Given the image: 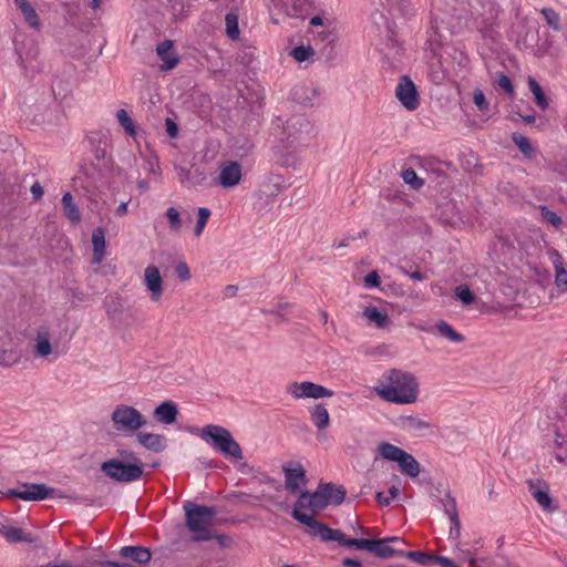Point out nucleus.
<instances>
[{
  "instance_id": "6e6552de",
  "label": "nucleus",
  "mask_w": 567,
  "mask_h": 567,
  "mask_svg": "<svg viewBox=\"0 0 567 567\" xmlns=\"http://www.w3.org/2000/svg\"><path fill=\"white\" fill-rule=\"evenodd\" d=\"M7 496L27 502H39L61 495L58 494V489L42 483H19V487L8 489Z\"/></svg>"
},
{
  "instance_id": "39448f33",
  "label": "nucleus",
  "mask_w": 567,
  "mask_h": 567,
  "mask_svg": "<svg viewBox=\"0 0 567 567\" xmlns=\"http://www.w3.org/2000/svg\"><path fill=\"white\" fill-rule=\"evenodd\" d=\"M185 512V526L188 530L194 533L192 542H207L216 536V532L210 529L214 517L218 511L214 506L198 505L190 501L183 504Z\"/></svg>"
},
{
  "instance_id": "f3484780",
  "label": "nucleus",
  "mask_w": 567,
  "mask_h": 567,
  "mask_svg": "<svg viewBox=\"0 0 567 567\" xmlns=\"http://www.w3.org/2000/svg\"><path fill=\"white\" fill-rule=\"evenodd\" d=\"M178 406L175 402L167 400L161 402L153 411V417L163 424L171 425L177 421Z\"/></svg>"
},
{
  "instance_id": "69168bd1",
  "label": "nucleus",
  "mask_w": 567,
  "mask_h": 567,
  "mask_svg": "<svg viewBox=\"0 0 567 567\" xmlns=\"http://www.w3.org/2000/svg\"><path fill=\"white\" fill-rule=\"evenodd\" d=\"M342 566L343 567H361L362 564L358 559L347 557V558L342 559Z\"/></svg>"
},
{
  "instance_id": "cd10ccee",
  "label": "nucleus",
  "mask_w": 567,
  "mask_h": 567,
  "mask_svg": "<svg viewBox=\"0 0 567 567\" xmlns=\"http://www.w3.org/2000/svg\"><path fill=\"white\" fill-rule=\"evenodd\" d=\"M400 471L410 477H416L420 473V463L414 458L413 455L404 451L400 460L398 461Z\"/></svg>"
},
{
  "instance_id": "c03bdc74",
  "label": "nucleus",
  "mask_w": 567,
  "mask_h": 567,
  "mask_svg": "<svg viewBox=\"0 0 567 567\" xmlns=\"http://www.w3.org/2000/svg\"><path fill=\"white\" fill-rule=\"evenodd\" d=\"M402 178L405 184L417 190L424 185V181L417 176L413 168H406L402 172Z\"/></svg>"
},
{
  "instance_id": "a211bd4d",
  "label": "nucleus",
  "mask_w": 567,
  "mask_h": 567,
  "mask_svg": "<svg viewBox=\"0 0 567 567\" xmlns=\"http://www.w3.org/2000/svg\"><path fill=\"white\" fill-rule=\"evenodd\" d=\"M174 42L172 40H164L156 47V53L163 61L162 70L171 71L179 63V56L173 52Z\"/></svg>"
},
{
  "instance_id": "dca6fc26",
  "label": "nucleus",
  "mask_w": 567,
  "mask_h": 567,
  "mask_svg": "<svg viewBox=\"0 0 567 567\" xmlns=\"http://www.w3.org/2000/svg\"><path fill=\"white\" fill-rule=\"evenodd\" d=\"M144 285L151 292V300L159 301L163 295V279L159 269L155 265H148L144 271Z\"/></svg>"
},
{
  "instance_id": "9b49d317",
  "label": "nucleus",
  "mask_w": 567,
  "mask_h": 567,
  "mask_svg": "<svg viewBox=\"0 0 567 567\" xmlns=\"http://www.w3.org/2000/svg\"><path fill=\"white\" fill-rule=\"evenodd\" d=\"M395 96L408 111H415L420 106V95L416 85L408 75L399 78Z\"/></svg>"
},
{
  "instance_id": "a18cd8bd",
  "label": "nucleus",
  "mask_w": 567,
  "mask_h": 567,
  "mask_svg": "<svg viewBox=\"0 0 567 567\" xmlns=\"http://www.w3.org/2000/svg\"><path fill=\"white\" fill-rule=\"evenodd\" d=\"M550 167L559 175L563 182H567V155L556 157L550 164Z\"/></svg>"
},
{
  "instance_id": "7ed1b4c3",
  "label": "nucleus",
  "mask_w": 567,
  "mask_h": 567,
  "mask_svg": "<svg viewBox=\"0 0 567 567\" xmlns=\"http://www.w3.org/2000/svg\"><path fill=\"white\" fill-rule=\"evenodd\" d=\"M386 382V385L373 388L374 393L383 401L394 404H411L417 400L419 382L413 373L390 369Z\"/></svg>"
},
{
  "instance_id": "6e6d98bb",
  "label": "nucleus",
  "mask_w": 567,
  "mask_h": 567,
  "mask_svg": "<svg viewBox=\"0 0 567 567\" xmlns=\"http://www.w3.org/2000/svg\"><path fill=\"white\" fill-rule=\"evenodd\" d=\"M175 274L182 281L189 280L192 276L188 265L184 261H181L176 265Z\"/></svg>"
},
{
  "instance_id": "f257e3e1",
  "label": "nucleus",
  "mask_w": 567,
  "mask_h": 567,
  "mask_svg": "<svg viewBox=\"0 0 567 567\" xmlns=\"http://www.w3.org/2000/svg\"><path fill=\"white\" fill-rule=\"evenodd\" d=\"M301 524L310 528L312 536L319 537L322 542H338L339 545L350 549L367 550L374 556L382 558L384 553V538H350L341 529L331 528L326 523L318 520L310 515L298 514Z\"/></svg>"
},
{
  "instance_id": "f704fd0d",
  "label": "nucleus",
  "mask_w": 567,
  "mask_h": 567,
  "mask_svg": "<svg viewBox=\"0 0 567 567\" xmlns=\"http://www.w3.org/2000/svg\"><path fill=\"white\" fill-rule=\"evenodd\" d=\"M285 6L290 4L291 11H287L288 16L302 17L311 8L310 0H282Z\"/></svg>"
},
{
  "instance_id": "c85d7f7f",
  "label": "nucleus",
  "mask_w": 567,
  "mask_h": 567,
  "mask_svg": "<svg viewBox=\"0 0 567 567\" xmlns=\"http://www.w3.org/2000/svg\"><path fill=\"white\" fill-rule=\"evenodd\" d=\"M14 4L22 12L25 22L33 29L40 28V19L35 9L29 3L28 0H13Z\"/></svg>"
},
{
  "instance_id": "ea45409f",
  "label": "nucleus",
  "mask_w": 567,
  "mask_h": 567,
  "mask_svg": "<svg viewBox=\"0 0 567 567\" xmlns=\"http://www.w3.org/2000/svg\"><path fill=\"white\" fill-rule=\"evenodd\" d=\"M226 21V34L231 40H236L239 38V27H238V16L236 13L229 12L225 17Z\"/></svg>"
},
{
  "instance_id": "4d7b16f0",
  "label": "nucleus",
  "mask_w": 567,
  "mask_h": 567,
  "mask_svg": "<svg viewBox=\"0 0 567 567\" xmlns=\"http://www.w3.org/2000/svg\"><path fill=\"white\" fill-rule=\"evenodd\" d=\"M363 284L368 288H377L381 284L380 276L377 270L370 271L364 278Z\"/></svg>"
},
{
  "instance_id": "f8f14e48",
  "label": "nucleus",
  "mask_w": 567,
  "mask_h": 567,
  "mask_svg": "<svg viewBox=\"0 0 567 567\" xmlns=\"http://www.w3.org/2000/svg\"><path fill=\"white\" fill-rule=\"evenodd\" d=\"M312 128V124L305 116L293 115L286 121L282 133L287 142L292 145L296 141L308 138Z\"/></svg>"
},
{
  "instance_id": "c756f323",
  "label": "nucleus",
  "mask_w": 567,
  "mask_h": 567,
  "mask_svg": "<svg viewBox=\"0 0 567 567\" xmlns=\"http://www.w3.org/2000/svg\"><path fill=\"white\" fill-rule=\"evenodd\" d=\"M311 421L319 430H324L330 424V415L323 403L316 404L310 411Z\"/></svg>"
},
{
  "instance_id": "37998d69",
  "label": "nucleus",
  "mask_w": 567,
  "mask_h": 567,
  "mask_svg": "<svg viewBox=\"0 0 567 567\" xmlns=\"http://www.w3.org/2000/svg\"><path fill=\"white\" fill-rule=\"evenodd\" d=\"M455 297L465 306L471 305L475 300L474 292L467 285H458L454 290Z\"/></svg>"
},
{
  "instance_id": "2eb2a0df",
  "label": "nucleus",
  "mask_w": 567,
  "mask_h": 567,
  "mask_svg": "<svg viewBox=\"0 0 567 567\" xmlns=\"http://www.w3.org/2000/svg\"><path fill=\"white\" fill-rule=\"evenodd\" d=\"M440 503L444 507L445 514L451 520L450 537L457 539L461 535V520L458 517L456 501L452 496L451 491H445V498L440 499Z\"/></svg>"
},
{
  "instance_id": "49530a36",
  "label": "nucleus",
  "mask_w": 567,
  "mask_h": 567,
  "mask_svg": "<svg viewBox=\"0 0 567 567\" xmlns=\"http://www.w3.org/2000/svg\"><path fill=\"white\" fill-rule=\"evenodd\" d=\"M210 210L206 207H199L198 210H197V223H196V226H195V229H194V234L196 237L200 236L206 224H207V220L210 216Z\"/></svg>"
},
{
  "instance_id": "7c9ffc66",
  "label": "nucleus",
  "mask_w": 567,
  "mask_h": 567,
  "mask_svg": "<svg viewBox=\"0 0 567 567\" xmlns=\"http://www.w3.org/2000/svg\"><path fill=\"white\" fill-rule=\"evenodd\" d=\"M527 83L530 92L534 95V102L536 105L543 111L546 110L549 105V102L540 84L533 76H528Z\"/></svg>"
},
{
  "instance_id": "603ef678",
  "label": "nucleus",
  "mask_w": 567,
  "mask_h": 567,
  "mask_svg": "<svg viewBox=\"0 0 567 567\" xmlns=\"http://www.w3.org/2000/svg\"><path fill=\"white\" fill-rule=\"evenodd\" d=\"M473 103L481 112L488 111L489 103L481 89H475L473 92Z\"/></svg>"
},
{
  "instance_id": "1a4fd4ad",
  "label": "nucleus",
  "mask_w": 567,
  "mask_h": 567,
  "mask_svg": "<svg viewBox=\"0 0 567 567\" xmlns=\"http://www.w3.org/2000/svg\"><path fill=\"white\" fill-rule=\"evenodd\" d=\"M390 543L393 544H405V540L401 537H385V543L382 553V559H389L392 557H405L421 566L431 565L432 553L423 550H404L401 547H390Z\"/></svg>"
},
{
  "instance_id": "bb28decb",
  "label": "nucleus",
  "mask_w": 567,
  "mask_h": 567,
  "mask_svg": "<svg viewBox=\"0 0 567 567\" xmlns=\"http://www.w3.org/2000/svg\"><path fill=\"white\" fill-rule=\"evenodd\" d=\"M362 315L379 329H384L391 323L389 315L374 306L365 307Z\"/></svg>"
},
{
  "instance_id": "412c9836",
  "label": "nucleus",
  "mask_w": 567,
  "mask_h": 567,
  "mask_svg": "<svg viewBox=\"0 0 567 567\" xmlns=\"http://www.w3.org/2000/svg\"><path fill=\"white\" fill-rule=\"evenodd\" d=\"M384 6L391 14H398L404 19H411L415 14L412 0H384Z\"/></svg>"
},
{
  "instance_id": "9d476101",
  "label": "nucleus",
  "mask_w": 567,
  "mask_h": 567,
  "mask_svg": "<svg viewBox=\"0 0 567 567\" xmlns=\"http://www.w3.org/2000/svg\"><path fill=\"white\" fill-rule=\"evenodd\" d=\"M282 472L285 474L286 489L300 496L305 491L301 486H306L309 483L303 465L299 462H288L282 465Z\"/></svg>"
},
{
  "instance_id": "0e129e2a",
  "label": "nucleus",
  "mask_w": 567,
  "mask_h": 567,
  "mask_svg": "<svg viewBox=\"0 0 567 567\" xmlns=\"http://www.w3.org/2000/svg\"><path fill=\"white\" fill-rule=\"evenodd\" d=\"M351 240H355V237L354 236H347V237H344L341 240H334L333 244H332V247H334V248L347 247Z\"/></svg>"
},
{
  "instance_id": "f03ea898",
  "label": "nucleus",
  "mask_w": 567,
  "mask_h": 567,
  "mask_svg": "<svg viewBox=\"0 0 567 567\" xmlns=\"http://www.w3.org/2000/svg\"><path fill=\"white\" fill-rule=\"evenodd\" d=\"M347 496V491L343 485H338L332 482L323 483L320 482L316 491H303L298 499L296 501L291 516L295 520L301 524V519L298 514L307 515L302 509L310 511L315 515L328 506L341 505Z\"/></svg>"
},
{
  "instance_id": "0eeeda50",
  "label": "nucleus",
  "mask_w": 567,
  "mask_h": 567,
  "mask_svg": "<svg viewBox=\"0 0 567 567\" xmlns=\"http://www.w3.org/2000/svg\"><path fill=\"white\" fill-rule=\"evenodd\" d=\"M114 427L121 432H134L146 424L145 417L134 406L118 404L111 414Z\"/></svg>"
},
{
  "instance_id": "8fccbe9b",
  "label": "nucleus",
  "mask_w": 567,
  "mask_h": 567,
  "mask_svg": "<svg viewBox=\"0 0 567 567\" xmlns=\"http://www.w3.org/2000/svg\"><path fill=\"white\" fill-rule=\"evenodd\" d=\"M308 388V381L303 382H292L287 385V393L292 395L296 399L306 398V393Z\"/></svg>"
},
{
  "instance_id": "774afa93",
  "label": "nucleus",
  "mask_w": 567,
  "mask_h": 567,
  "mask_svg": "<svg viewBox=\"0 0 567 567\" xmlns=\"http://www.w3.org/2000/svg\"><path fill=\"white\" fill-rule=\"evenodd\" d=\"M238 287L235 285H228L225 288V295L227 297H234L237 293Z\"/></svg>"
},
{
  "instance_id": "5701e85b",
  "label": "nucleus",
  "mask_w": 567,
  "mask_h": 567,
  "mask_svg": "<svg viewBox=\"0 0 567 567\" xmlns=\"http://www.w3.org/2000/svg\"><path fill=\"white\" fill-rule=\"evenodd\" d=\"M50 337V331L47 327H41L38 330L34 343L35 357L45 358L52 353Z\"/></svg>"
},
{
  "instance_id": "bf43d9fd",
  "label": "nucleus",
  "mask_w": 567,
  "mask_h": 567,
  "mask_svg": "<svg viewBox=\"0 0 567 567\" xmlns=\"http://www.w3.org/2000/svg\"><path fill=\"white\" fill-rule=\"evenodd\" d=\"M293 308V305L290 302H279L277 307L272 310L265 311L266 313L275 315L278 317H282V312L289 311Z\"/></svg>"
},
{
  "instance_id": "052dcab7",
  "label": "nucleus",
  "mask_w": 567,
  "mask_h": 567,
  "mask_svg": "<svg viewBox=\"0 0 567 567\" xmlns=\"http://www.w3.org/2000/svg\"><path fill=\"white\" fill-rule=\"evenodd\" d=\"M30 190H31V194H32V197H33V199H34V200H39V199H41V198H42V196H43V193H44V192H43V187H42V186L40 185V183H38V182H35V183L31 186Z\"/></svg>"
},
{
  "instance_id": "4be33fe9",
  "label": "nucleus",
  "mask_w": 567,
  "mask_h": 567,
  "mask_svg": "<svg viewBox=\"0 0 567 567\" xmlns=\"http://www.w3.org/2000/svg\"><path fill=\"white\" fill-rule=\"evenodd\" d=\"M551 262L555 269V285L560 292H567V270L563 264V257L558 251L551 255Z\"/></svg>"
},
{
  "instance_id": "a19ab883",
  "label": "nucleus",
  "mask_w": 567,
  "mask_h": 567,
  "mask_svg": "<svg viewBox=\"0 0 567 567\" xmlns=\"http://www.w3.org/2000/svg\"><path fill=\"white\" fill-rule=\"evenodd\" d=\"M540 13L543 14L545 21L547 22V24L555 31H560L561 30V24H560V17L558 14V12H556L554 9L551 8H543L540 10Z\"/></svg>"
},
{
  "instance_id": "4468645a",
  "label": "nucleus",
  "mask_w": 567,
  "mask_h": 567,
  "mask_svg": "<svg viewBox=\"0 0 567 567\" xmlns=\"http://www.w3.org/2000/svg\"><path fill=\"white\" fill-rule=\"evenodd\" d=\"M241 165L236 161H226L220 165L218 184L224 188H231L241 181Z\"/></svg>"
},
{
  "instance_id": "473e14b6",
  "label": "nucleus",
  "mask_w": 567,
  "mask_h": 567,
  "mask_svg": "<svg viewBox=\"0 0 567 567\" xmlns=\"http://www.w3.org/2000/svg\"><path fill=\"white\" fill-rule=\"evenodd\" d=\"M436 329L441 337L446 338L452 342L460 343L465 340V337L460 332L455 331L453 327L446 321H439L436 323Z\"/></svg>"
},
{
  "instance_id": "680f3d73",
  "label": "nucleus",
  "mask_w": 567,
  "mask_h": 567,
  "mask_svg": "<svg viewBox=\"0 0 567 567\" xmlns=\"http://www.w3.org/2000/svg\"><path fill=\"white\" fill-rule=\"evenodd\" d=\"M400 270L408 275L411 279L413 280H417V281H421V280H424L425 279V275L423 272H421L420 270H414L412 272H409L408 270H405L403 267L400 268Z\"/></svg>"
},
{
  "instance_id": "b1692460",
  "label": "nucleus",
  "mask_w": 567,
  "mask_h": 567,
  "mask_svg": "<svg viewBox=\"0 0 567 567\" xmlns=\"http://www.w3.org/2000/svg\"><path fill=\"white\" fill-rule=\"evenodd\" d=\"M398 425L406 432L415 433L431 429L432 424L414 415H402L398 419Z\"/></svg>"
},
{
  "instance_id": "864d4df0",
  "label": "nucleus",
  "mask_w": 567,
  "mask_h": 567,
  "mask_svg": "<svg viewBox=\"0 0 567 567\" xmlns=\"http://www.w3.org/2000/svg\"><path fill=\"white\" fill-rule=\"evenodd\" d=\"M497 84L502 87L508 95H513L515 92L514 84L511 79L503 72L497 73Z\"/></svg>"
},
{
  "instance_id": "09e8293b",
  "label": "nucleus",
  "mask_w": 567,
  "mask_h": 567,
  "mask_svg": "<svg viewBox=\"0 0 567 567\" xmlns=\"http://www.w3.org/2000/svg\"><path fill=\"white\" fill-rule=\"evenodd\" d=\"M165 215L168 219L171 230L179 231L182 228L179 212L175 207H168Z\"/></svg>"
},
{
  "instance_id": "aec40b11",
  "label": "nucleus",
  "mask_w": 567,
  "mask_h": 567,
  "mask_svg": "<svg viewBox=\"0 0 567 567\" xmlns=\"http://www.w3.org/2000/svg\"><path fill=\"white\" fill-rule=\"evenodd\" d=\"M120 555L123 558L133 560L140 565L147 564L152 558V553L150 548L144 546H123L120 549Z\"/></svg>"
},
{
  "instance_id": "a878e982",
  "label": "nucleus",
  "mask_w": 567,
  "mask_h": 567,
  "mask_svg": "<svg viewBox=\"0 0 567 567\" xmlns=\"http://www.w3.org/2000/svg\"><path fill=\"white\" fill-rule=\"evenodd\" d=\"M62 208L64 216L74 225L81 221L82 215L79 206L75 204L74 198L70 192H66L62 196Z\"/></svg>"
},
{
  "instance_id": "338daca9",
  "label": "nucleus",
  "mask_w": 567,
  "mask_h": 567,
  "mask_svg": "<svg viewBox=\"0 0 567 567\" xmlns=\"http://www.w3.org/2000/svg\"><path fill=\"white\" fill-rule=\"evenodd\" d=\"M375 499L377 502L381 505V506H388L390 505V501L391 498L385 496L383 492H378L377 495H375Z\"/></svg>"
},
{
  "instance_id": "79ce46f5",
  "label": "nucleus",
  "mask_w": 567,
  "mask_h": 567,
  "mask_svg": "<svg viewBox=\"0 0 567 567\" xmlns=\"http://www.w3.org/2000/svg\"><path fill=\"white\" fill-rule=\"evenodd\" d=\"M116 117H117V121L121 124V126H123V128L125 130V132L128 135H131V136L136 135V130H135L133 120L131 118V116L128 115V113L125 110H123V109L118 110L116 113Z\"/></svg>"
},
{
  "instance_id": "72a5a7b5",
  "label": "nucleus",
  "mask_w": 567,
  "mask_h": 567,
  "mask_svg": "<svg viewBox=\"0 0 567 567\" xmlns=\"http://www.w3.org/2000/svg\"><path fill=\"white\" fill-rule=\"evenodd\" d=\"M91 152L93 153L96 161H102L106 156L107 138L105 137H90Z\"/></svg>"
},
{
  "instance_id": "3c124183",
  "label": "nucleus",
  "mask_w": 567,
  "mask_h": 567,
  "mask_svg": "<svg viewBox=\"0 0 567 567\" xmlns=\"http://www.w3.org/2000/svg\"><path fill=\"white\" fill-rule=\"evenodd\" d=\"M540 215L543 219L554 227H559L563 224L561 218L551 209H549L547 206L542 205L539 206Z\"/></svg>"
},
{
  "instance_id": "13d9d810",
  "label": "nucleus",
  "mask_w": 567,
  "mask_h": 567,
  "mask_svg": "<svg viewBox=\"0 0 567 567\" xmlns=\"http://www.w3.org/2000/svg\"><path fill=\"white\" fill-rule=\"evenodd\" d=\"M165 130H166V133L167 135L171 137V138H176L177 135H178V125L175 121H173L172 118L167 117L165 120Z\"/></svg>"
},
{
  "instance_id": "c9c22d12",
  "label": "nucleus",
  "mask_w": 567,
  "mask_h": 567,
  "mask_svg": "<svg viewBox=\"0 0 567 567\" xmlns=\"http://www.w3.org/2000/svg\"><path fill=\"white\" fill-rule=\"evenodd\" d=\"M1 532L9 543L31 542V538L19 527L3 526Z\"/></svg>"
},
{
  "instance_id": "4c0bfd02",
  "label": "nucleus",
  "mask_w": 567,
  "mask_h": 567,
  "mask_svg": "<svg viewBox=\"0 0 567 567\" xmlns=\"http://www.w3.org/2000/svg\"><path fill=\"white\" fill-rule=\"evenodd\" d=\"M512 141L517 146V148L520 151V153L527 157H530L534 153V148L532 146V143L527 137H525L523 134L518 132H514L512 134Z\"/></svg>"
},
{
  "instance_id": "58836bf2",
  "label": "nucleus",
  "mask_w": 567,
  "mask_h": 567,
  "mask_svg": "<svg viewBox=\"0 0 567 567\" xmlns=\"http://www.w3.org/2000/svg\"><path fill=\"white\" fill-rule=\"evenodd\" d=\"M305 393H306V398H311V399L330 398L333 395V391L324 388L323 385H320V384H317V383H313L310 381H308L307 392H305Z\"/></svg>"
},
{
  "instance_id": "393cba45",
  "label": "nucleus",
  "mask_w": 567,
  "mask_h": 567,
  "mask_svg": "<svg viewBox=\"0 0 567 567\" xmlns=\"http://www.w3.org/2000/svg\"><path fill=\"white\" fill-rule=\"evenodd\" d=\"M93 264H101L105 255V229L96 227L92 233Z\"/></svg>"
},
{
  "instance_id": "20e7f679",
  "label": "nucleus",
  "mask_w": 567,
  "mask_h": 567,
  "mask_svg": "<svg viewBox=\"0 0 567 567\" xmlns=\"http://www.w3.org/2000/svg\"><path fill=\"white\" fill-rule=\"evenodd\" d=\"M118 457L110 458L101 464V472L112 481L132 483L144 475V463L131 450L118 449Z\"/></svg>"
},
{
  "instance_id": "e433bc0d",
  "label": "nucleus",
  "mask_w": 567,
  "mask_h": 567,
  "mask_svg": "<svg viewBox=\"0 0 567 567\" xmlns=\"http://www.w3.org/2000/svg\"><path fill=\"white\" fill-rule=\"evenodd\" d=\"M52 92L55 100L64 101L71 93V84L63 79H55L52 82Z\"/></svg>"
},
{
  "instance_id": "ddd939ff",
  "label": "nucleus",
  "mask_w": 567,
  "mask_h": 567,
  "mask_svg": "<svg viewBox=\"0 0 567 567\" xmlns=\"http://www.w3.org/2000/svg\"><path fill=\"white\" fill-rule=\"evenodd\" d=\"M528 491L535 501L548 513H553L556 509L551 496L549 495V486L545 481L542 480H528Z\"/></svg>"
},
{
  "instance_id": "2f4dec72",
  "label": "nucleus",
  "mask_w": 567,
  "mask_h": 567,
  "mask_svg": "<svg viewBox=\"0 0 567 567\" xmlns=\"http://www.w3.org/2000/svg\"><path fill=\"white\" fill-rule=\"evenodd\" d=\"M379 454L382 458L391 462L398 463L402 454L404 453V450L395 446L389 442H382L378 446Z\"/></svg>"
},
{
  "instance_id": "423d86ee",
  "label": "nucleus",
  "mask_w": 567,
  "mask_h": 567,
  "mask_svg": "<svg viewBox=\"0 0 567 567\" xmlns=\"http://www.w3.org/2000/svg\"><path fill=\"white\" fill-rule=\"evenodd\" d=\"M199 436L226 458L241 460L244 457L239 443L233 437L230 431L224 426L205 425L200 430Z\"/></svg>"
},
{
  "instance_id": "de8ad7c7",
  "label": "nucleus",
  "mask_w": 567,
  "mask_h": 567,
  "mask_svg": "<svg viewBox=\"0 0 567 567\" xmlns=\"http://www.w3.org/2000/svg\"><path fill=\"white\" fill-rule=\"evenodd\" d=\"M315 53L313 49L310 45H297L295 47L290 54L298 62H305Z\"/></svg>"
},
{
  "instance_id": "6ab92c4d",
  "label": "nucleus",
  "mask_w": 567,
  "mask_h": 567,
  "mask_svg": "<svg viewBox=\"0 0 567 567\" xmlns=\"http://www.w3.org/2000/svg\"><path fill=\"white\" fill-rule=\"evenodd\" d=\"M136 439L142 446L155 453L163 452L167 446L166 439L162 434L138 432Z\"/></svg>"
},
{
  "instance_id": "5fc2aeb1",
  "label": "nucleus",
  "mask_w": 567,
  "mask_h": 567,
  "mask_svg": "<svg viewBox=\"0 0 567 567\" xmlns=\"http://www.w3.org/2000/svg\"><path fill=\"white\" fill-rule=\"evenodd\" d=\"M386 47L394 50V54H398L401 50L400 42L395 38V33L391 29L390 24H388Z\"/></svg>"
},
{
  "instance_id": "e2e57ef3",
  "label": "nucleus",
  "mask_w": 567,
  "mask_h": 567,
  "mask_svg": "<svg viewBox=\"0 0 567 567\" xmlns=\"http://www.w3.org/2000/svg\"><path fill=\"white\" fill-rule=\"evenodd\" d=\"M213 539H216L221 547H228L231 543V538L225 534H217Z\"/></svg>"
}]
</instances>
